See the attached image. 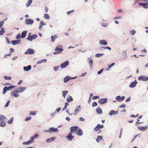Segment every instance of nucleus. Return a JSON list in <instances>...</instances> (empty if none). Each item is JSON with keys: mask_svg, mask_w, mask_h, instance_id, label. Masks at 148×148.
<instances>
[{"mask_svg": "<svg viewBox=\"0 0 148 148\" xmlns=\"http://www.w3.org/2000/svg\"><path fill=\"white\" fill-rule=\"evenodd\" d=\"M63 50V49L62 48L59 47L58 46H57L56 47L55 49V51L56 52H54L53 53V54L54 55H56L57 54L59 53L60 52Z\"/></svg>", "mask_w": 148, "mask_h": 148, "instance_id": "obj_1", "label": "nucleus"}, {"mask_svg": "<svg viewBox=\"0 0 148 148\" xmlns=\"http://www.w3.org/2000/svg\"><path fill=\"white\" fill-rule=\"evenodd\" d=\"M15 87V86L13 85H12L9 87L5 86L3 88V92H6L7 91L11 90Z\"/></svg>", "mask_w": 148, "mask_h": 148, "instance_id": "obj_2", "label": "nucleus"}, {"mask_svg": "<svg viewBox=\"0 0 148 148\" xmlns=\"http://www.w3.org/2000/svg\"><path fill=\"white\" fill-rule=\"evenodd\" d=\"M108 101L107 98H102L99 99L98 103H99L102 104L106 103Z\"/></svg>", "mask_w": 148, "mask_h": 148, "instance_id": "obj_3", "label": "nucleus"}, {"mask_svg": "<svg viewBox=\"0 0 148 148\" xmlns=\"http://www.w3.org/2000/svg\"><path fill=\"white\" fill-rule=\"evenodd\" d=\"M138 79L140 81H147L148 80V77L144 75H142L138 77Z\"/></svg>", "mask_w": 148, "mask_h": 148, "instance_id": "obj_4", "label": "nucleus"}, {"mask_svg": "<svg viewBox=\"0 0 148 148\" xmlns=\"http://www.w3.org/2000/svg\"><path fill=\"white\" fill-rule=\"evenodd\" d=\"M72 133L69 132L68 135L66 136V138L69 141L71 140L73 138L74 136H72Z\"/></svg>", "mask_w": 148, "mask_h": 148, "instance_id": "obj_5", "label": "nucleus"}, {"mask_svg": "<svg viewBox=\"0 0 148 148\" xmlns=\"http://www.w3.org/2000/svg\"><path fill=\"white\" fill-rule=\"evenodd\" d=\"M76 77H71L69 76H67L65 77L64 79V82L66 83L70 79H74Z\"/></svg>", "mask_w": 148, "mask_h": 148, "instance_id": "obj_6", "label": "nucleus"}, {"mask_svg": "<svg viewBox=\"0 0 148 148\" xmlns=\"http://www.w3.org/2000/svg\"><path fill=\"white\" fill-rule=\"evenodd\" d=\"M125 98V97L124 96L121 97L119 95L116 97V99L119 102H121L124 100Z\"/></svg>", "mask_w": 148, "mask_h": 148, "instance_id": "obj_7", "label": "nucleus"}, {"mask_svg": "<svg viewBox=\"0 0 148 148\" xmlns=\"http://www.w3.org/2000/svg\"><path fill=\"white\" fill-rule=\"evenodd\" d=\"M34 51L33 49H29L25 52V54H32L34 53Z\"/></svg>", "mask_w": 148, "mask_h": 148, "instance_id": "obj_8", "label": "nucleus"}, {"mask_svg": "<svg viewBox=\"0 0 148 148\" xmlns=\"http://www.w3.org/2000/svg\"><path fill=\"white\" fill-rule=\"evenodd\" d=\"M37 37L36 35H33L31 36H29L27 38V39L30 41H32L33 39L36 38Z\"/></svg>", "mask_w": 148, "mask_h": 148, "instance_id": "obj_9", "label": "nucleus"}, {"mask_svg": "<svg viewBox=\"0 0 148 148\" xmlns=\"http://www.w3.org/2000/svg\"><path fill=\"white\" fill-rule=\"evenodd\" d=\"M76 132V133L75 134L79 136H81L83 134V132L80 128H78Z\"/></svg>", "mask_w": 148, "mask_h": 148, "instance_id": "obj_10", "label": "nucleus"}, {"mask_svg": "<svg viewBox=\"0 0 148 148\" xmlns=\"http://www.w3.org/2000/svg\"><path fill=\"white\" fill-rule=\"evenodd\" d=\"M78 129V127L77 126H72L70 127V132H71L72 133L74 132H76L77 131Z\"/></svg>", "mask_w": 148, "mask_h": 148, "instance_id": "obj_11", "label": "nucleus"}, {"mask_svg": "<svg viewBox=\"0 0 148 148\" xmlns=\"http://www.w3.org/2000/svg\"><path fill=\"white\" fill-rule=\"evenodd\" d=\"M69 61H67L61 64L60 65V67L62 69L66 67L69 65Z\"/></svg>", "mask_w": 148, "mask_h": 148, "instance_id": "obj_12", "label": "nucleus"}, {"mask_svg": "<svg viewBox=\"0 0 148 148\" xmlns=\"http://www.w3.org/2000/svg\"><path fill=\"white\" fill-rule=\"evenodd\" d=\"M118 113V111H115L114 110H112L110 111L109 115L110 116L112 115H115L117 114Z\"/></svg>", "mask_w": 148, "mask_h": 148, "instance_id": "obj_13", "label": "nucleus"}, {"mask_svg": "<svg viewBox=\"0 0 148 148\" xmlns=\"http://www.w3.org/2000/svg\"><path fill=\"white\" fill-rule=\"evenodd\" d=\"M138 5L145 8H148V3H138Z\"/></svg>", "mask_w": 148, "mask_h": 148, "instance_id": "obj_14", "label": "nucleus"}, {"mask_svg": "<svg viewBox=\"0 0 148 148\" xmlns=\"http://www.w3.org/2000/svg\"><path fill=\"white\" fill-rule=\"evenodd\" d=\"M25 23L27 25L32 24L34 22L33 20L30 19H26L25 21Z\"/></svg>", "mask_w": 148, "mask_h": 148, "instance_id": "obj_15", "label": "nucleus"}, {"mask_svg": "<svg viewBox=\"0 0 148 148\" xmlns=\"http://www.w3.org/2000/svg\"><path fill=\"white\" fill-rule=\"evenodd\" d=\"M81 107L80 106H77L75 109V110L74 111V114L75 115H76L77 114V112H78L81 109Z\"/></svg>", "mask_w": 148, "mask_h": 148, "instance_id": "obj_16", "label": "nucleus"}, {"mask_svg": "<svg viewBox=\"0 0 148 148\" xmlns=\"http://www.w3.org/2000/svg\"><path fill=\"white\" fill-rule=\"evenodd\" d=\"M50 132H52L53 133H58V130L57 128H54L53 127H51L49 128Z\"/></svg>", "mask_w": 148, "mask_h": 148, "instance_id": "obj_17", "label": "nucleus"}, {"mask_svg": "<svg viewBox=\"0 0 148 148\" xmlns=\"http://www.w3.org/2000/svg\"><path fill=\"white\" fill-rule=\"evenodd\" d=\"M26 88V87H20L17 89V92H22L25 90Z\"/></svg>", "mask_w": 148, "mask_h": 148, "instance_id": "obj_18", "label": "nucleus"}, {"mask_svg": "<svg viewBox=\"0 0 148 148\" xmlns=\"http://www.w3.org/2000/svg\"><path fill=\"white\" fill-rule=\"evenodd\" d=\"M148 126H138V129L140 130L143 131H145L147 129Z\"/></svg>", "mask_w": 148, "mask_h": 148, "instance_id": "obj_19", "label": "nucleus"}, {"mask_svg": "<svg viewBox=\"0 0 148 148\" xmlns=\"http://www.w3.org/2000/svg\"><path fill=\"white\" fill-rule=\"evenodd\" d=\"M6 120V118L3 115H0V122H2L5 121Z\"/></svg>", "mask_w": 148, "mask_h": 148, "instance_id": "obj_20", "label": "nucleus"}, {"mask_svg": "<svg viewBox=\"0 0 148 148\" xmlns=\"http://www.w3.org/2000/svg\"><path fill=\"white\" fill-rule=\"evenodd\" d=\"M137 83V82L136 81H134L131 83L129 86L131 88H134L136 86Z\"/></svg>", "mask_w": 148, "mask_h": 148, "instance_id": "obj_21", "label": "nucleus"}, {"mask_svg": "<svg viewBox=\"0 0 148 148\" xmlns=\"http://www.w3.org/2000/svg\"><path fill=\"white\" fill-rule=\"evenodd\" d=\"M11 43L13 45H15L17 44H20V40H12L11 42Z\"/></svg>", "mask_w": 148, "mask_h": 148, "instance_id": "obj_22", "label": "nucleus"}, {"mask_svg": "<svg viewBox=\"0 0 148 148\" xmlns=\"http://www.w3.org/2000/svg\"><path fill=\"white\" fill-rule=\"evenodd\" d=\"M56 138L55 137H52L49 138L47 139L46 140V141L47 143H50L53 141Z\"/></svg>", "mask_w": 148, "mask_h": 148, "instance_id": "obj_23", "label": "nucleus"}, {"mask_svg": "<svg viewBox=\"0 0 148 148\" xmlns=\"http://www.w3.org/2000/svg\"><path fill=\"white\" fill-rule=\"evenodd\" d=\"M96 111L98 114H101L102 113V110L99 107L96 109Z\"/></svg>", "mask_w": 148, "mask_h": 148, "instance_id": "obj_24", "label": "nucleus"}, {"mask_svg": "<svg viewBox=\"0 0 148 148\" xmlns=\"http://www.w3.org/2000/svg\"><path fill=\"white\" fill-rule=\"evenodd\" d=\"M99 43L101 45H106L107 44V42L104 40H101L99 41Z\"/></svg>", "mask_w": 148, "mask_h": 148, "instance_id": "obj_25", "label": "nucleus"}, {"mask_svg": "<svg viewBox=\"0 0 148 148\" xmlns=\"http://www.w3.org/2000/svg\"><path fill=\"white\" fill-rule=\"evenodd\" d=\"M58 37L57 35H55L54 36H51V42H53L55 41L56 39Z\"/></svg>", "mask_w": 148, "mask_h": 148, "instance_id": "obj_26", "label": "nucleus"}, {"mask_svg": "<svg viewBox=\"0 0 148 148\" xmlns=\"http://www.w3.org/2000/svg\"><path fill=\"white\" fill-rule=\"evenodd\" d=\"M103 127L104 126L103 125H101L99 124H98L95 127L97 129H100L101 128H103Z\"/></svg>", "mask_w": 148, "mask_h": 148, "instance_id": "obj_27", "label": "nucleus"}, {"mask_svg": "<svg viewBox=\"0 0 148 148\" xmlns=\"http://www.w3.org/2000/svg\"><path fill=\"white\" fill-rule=\"evenodd\" d=\"M47 61V60L46 59H42L40 61H39L37 62V64H41V63L44 62H46Z\"/></svg>", "mask_w": 148, "mask_h": 148, "instance_id": "obj_28", "label": "nucleus"}, {"mask_svg": "<svg viewBox=\"0 0 148 148\" xmlns=\"http://www.w3.org/2000/svg\"><path fill=\"white\" fill-rule=\"evenodd\" d=\"M88 59L89 61V64L90 66L92 67V65L93 60L90 58H88Z\"/></svg>", "mask_w": 148, "mask_h": 148, "instance_id": "obj_29", "label": "nucleus"}, {"mask_svg": "<svg viewBox=\"0 0 148 148\" xmlns=\"http://www.w3.org/2000/svg\"><path fill=\"white\" fill-rule=\"evenodd\" d=\"M31 69V66H25L23 67V69L25 71H28L30 70Z\"/></svg>", "mask_w": 148, "mask_h": 148, "instance_id": "obj_30", "label": "nucleus"}, {"mask_svg": "<svg viewBox=\"0 0 148 148\" xmlns=\"http://www.w3.org/2000/svg\"><path fill=\"white\" fill-rule=\"evenodd\" d=\"M45 25V24L42 21H41L40 23V25L39 27V29H40L42 26Z\"/></svg>", "mask_w": 148, "mask_h": 148, "instance_id": "obj_31", "label": "nucleus"}, {"mask_svg": "<svg viewBox=\"0 0 148 148\" xmlns=\"http://www.w3.org/2000/svg\"><path fill=\"white\" fill-rule=\"evenodd\" d=\"M27 33V31H23L22 32V35L21 36V38H24V37Z\"/></svg>", "mask_w": 148, "mask_h": 148, "instance_id": "obj_32", "label": "nucleus"}, {"mask_svg": "<svg viewBox=\"0 0 148 148\" xmlns=\"http://www.w3.org/2000/svg\"><path fill=\"white\" fill-rule=\"evenodd\" d=\"M11 95L16 97H17L19 96L18 93H11Z\"/></svg>", "mask_w": 148, "mask_h": 148, "instance_id": "obj_33", "label": "nucleus"}, {"mask_svg": "<svg viewBox=\"0 0 148 148\" xmlns=\"http://www.w3.org/2000/svg\"><path fill=\"white\" fill-rule=\"evenodd\" d=\"M37 112V111H34L33 112L32 111H30L29 112V115H35Z\"/></svg>", "mask_w": 148, "mask_h": 148, "instance_id": "obj_34", "label": "nucleus"}, {"mask_svg": "<svg viewBox=\"0 0 148 148\" xmlns=\"http://www.w3.org/2000/svg\"><path fill=\"white\" fill-rule=\"evenodd\" d=\"M32 0H29L28 2L26 3V6L27 7L29 6L30 4L32 3Z\"/></svg>", "mask_w": 148, "mask_h": 148, "instance_id": "obj_35", "label": "nucleus"}, {"mask_svg": "<svg viewBox=\"0 0 148 148\" xmlns=\"http://www.w3.org/2000/svg\"><path fill=\"white\" fill-rule=\"evenodd\" d=\"M73 100V99L71 96H70L69 97L66 99V101L68 102H69Z\"/></svg>", "mask_w": 148, "mask_h": 148, "instance_id": "obj_36", "label": "nucleus"}, {"mask_svg": "<svg viewBox=\"0 0 148 148\" xmlns=\"http://www.w3.org/2000/svg\"><path fill=\"white\" fill-rule=\"evenodd\" d=\"M14 119L13 117L11 118L8 121V123L9 124H11L12 123Z\"/></svg>", "mask_w": 148, "mask_h": 148, "instance_id": "obj_37", "label": "nucleus"}, {"mask_svg": "<svg viewBox=\"0 0 148 148\" xmlns=\"http://www.w3.org/2000/svg\"><path fill=\"white\" fill-rule=\"evenodd\" d=\"M44 18L46 19H49L50 18V16L49 15L47 14H45L44 15Z\"/></svg>", "mask_w": 148, "mask_h": 148, "instance_id": "obj_38", "label": "nucleus"}, {"mask_svg": "<svg viewBox=\"0 0 148 148\" xmlns=\"http://www.w3.org/2000/svg\"><path fill=\"white\" fill-rule=\"evenodd\" d=\"M5 32V31L4 30L3 28H2L1 30L0 31V35H3Z\"/></svg>", "mask_w": 148, "mask_h": 148, "instance_id": "obj_39", "label": "nucleus"}, {"mask_svg": "<svg viewBox=\"0 0 148 148\" xmlns=\"http://www.w3.org/2000/svg\"><path fill=\"white\" fill-rule=\"evenodd\" d=\"M6 125V123L5 122H0V126L2 127H4Z\"/></svg>", "mask_w": 148, "mask_h": 148, "instance_id": "obj_40", "label": "nucleus"}, {"mask_svg": "<svg viewBox=\"0 0 148 148\" xmlns=\"http://www.w3.org/2000/svg\"><path fill=\"white\" fill-rule=\"evenodd\" d=\"M95 132H96L98 133H100L101 132V130L100 129H97L96 128H95Z\"/></svg>", "mask_w": 148, "mask_h": 148, "instance_id": "obj_41", "label": "nucleus"}, {"mask_svg": "<svg viewBox=\"0 0 148 148\" xmlns=\"http://www.w3.org/2000/svg\"><path fill=\"white\" fill-rule=\"evenodd\" d=\"M136 32V31L134 30H131L130 31V34L132 35H134Z\"/></svg>", "mask_w": 148, "mask_h": 148, "instance_id": "obj_42", "label": "nucleus"}, {"mask_svg": "<svg viewBox=\"0 0 148 148\" xmlns=\"http://www.w3.org/2000/svg\"><path fill=\"white\" fill-rule=\"evenodd\" d=\"M4 78L5 79L10 80L11 79V77L10 76H4Z\"/></svg>", "mask_w": 148, "mask_h": 148, "instance_id": "obj_43", "label": "nucleus"}, {"mask_svg": "<svg viewBox=\"0 0 148 148\" xmlns=\"http://www.w3.org/2000/svg\"><path fill=\"white\" fill-rule=\"evenodd\" d=\"M103 55V54L101 53H97L95 55V57H96L98 58L100 57V56H101Z\"/></svg>", "mask_w": 148, "mask_h": 148, "instance_id": "obj_44", "label": "nucleus"}, {"mask_svg": "<svg viewBox=\"0 0 148 148\" xmlns=\"http://www.w3.org/2000/svg\"><path fill=\"white\" fill-rule=\"evenodd\" d=\"M34 138H33V137H31V139L30 140H29V141L31 144V143H32L34 142Z\"/></svg>", "mask_w": 148, "mask_h": 148, "instance_id": "obj_45", "label": "nucleus"}, {"mask_svg": "<svg viewBox=\"0 0 148 148\" xmlns=\"http://www.w3.org/2000/svg\"><path fill=\"white\" fill-rule=\"evenodd\" d=\"M120 108H125L126 107V105L124 104H122L120 105L119 106Z\"/></svg>", "mask_w": 148, "mask_h": 148, "instance_id": "obj_46", "label": "nucleus"}, {"mask_svg": "<svg viewBox=\"0 0 148 148\" xmlns=\"http://www.w3.org/2000/svg\"><path fill=\"white\" fill-rule=\"evenodd\" d=\"M10 101V100H9L7 102L6 104L5 105V107H7L9 106Z\"/></svg>", "mask_w": 148, "mask_h": 148, "instance_id": "obj_47", "label": "nucleus"}, {"mask_svg": "<svg viewBox=\"0 0 148 148\" xmlns=\"http://www.w3.org/2000/svg\"><path fill=\"white\" fill-rule=\"evenodd\" d=\"M97 103L95 102H94L92 104V107H94L95 106H97Z\"/></svg>", "mask_w": 148, "mask_h": 148, "instance_id": "obj_48", "label": "nucleus"}, {"mask_svg": "<svg viewBox=\"0 0 148 148\" xmlns=\"http://www.w3.org/2000/svg\"><path fill=\"white\" fill-rule=\"evenodd\" d=\"M61 110V108H57L55 111H54L55 112H56V113H57L58 112H59Z\"/></svg>", "mask_w": 148, "mask_h": 148, "instance_id": "obj_49", "label": "nucleus"}, {"mask_svg": "<svg viewBox=\"0 0 148 148\" xmlns=\"http://www.w3.org/2000/svg\"><path fill=\"white\" fill-rule=\"evenodd\" d=\"M30 144V143L29 140L27 142H25L23 143V144L24 145H29Z\"/></svg>", "mask_w": 148, "mask_h": 148, "instance_id": "obj_50", "label": "nucleus"}, {"mask_svg": "<svg viewBox=\"0 0 148 148\" xmlns=\"http://www.w3.org/2000/svg\"><path fill=\"white\" fill-rule=\"evenodd\" d=\"M140 120L139 119H137V121L136 122V125H138V124H140L141 123V122H139V121Z\"/></svg>", "mask_w": 148, "mask_h": 148, "instance_id": "obj_51", "label": "nucleus"}, {"mask_svg": "<svg viewBox=\"0 0 148 148\" xmlns=\"http://www.w3.org/2000/svg\"><path fill=\"white\" fill-rule=\"evenodd\" d=\"M4 22L3 21H1L0 22V28H1L3 25Z\"/></svg>", "mask_w": 148, "mask_h": 148, "instance_id": "obj_52", "label": "nucleus"}, {"mask_svg": "<svg viewBox=\"0 0 148 148\" xmlns=\"http://www.w3.org/2000/svg\"><path fill=\"white\" fill-rule=\"evenodd\" d=\"M59 69V67L58 66H54L53 67V69L55 71H57Z\"/></svg>", "mask_w": 148, "mask_h": 148, "instance_id": "obj_53", "label": "nucleus"}, {"mask_svg": "<svg viewBox=\"0 0 148 148\" xmlns=\"http://www.w3.org/2000/svg\"><path fill=\"white\" fill-rule=\"evenodd\" d=\"M31 119V117H27L25 119V121H27L28 120H30Z\"/></svg>", "mask_w": 148, "mask_h": 148, "instance_id": "obj_54", "label": "nucleus"}, {"mask_svg": "<svg viewBox=\"0 0 148 148\" xmlns=\"http://www.w3.org/2000/svg\"><path fill=\"white\" fill-rule=\"evenodd\" d=\"M99 96H94L92 97V99H93L94 100V99H97L99 98Z\"/></svg>", "mask_w": 148, "mask_h": 148, "instance_id": "obj_55", "label": "nucleus"}, {"mask_svg": "<svg viewBox=\"0 0 148 148\" xmlns=\"http://www.w3.org/2000/svg\"><path fill=\"white\" fill-rule=\"evenodd\" d=\"M74 10H72L71 11H69L67 12V14L68 15H69L70 13L73 12L74 11Z\"/></svg>", "mask_w": 148, "mask_h": 148, "instance_id": "obj_56", "label": "nucleus"}, {"mask_svg": "<svg viewBox=\"0 0 148 148\" xmlns=\"http://www.w3.org/2000/svg\"><path fill=\"white\" fill-rule=\"evenodd\" d=\"M69 105V104L68 103H67V102H66L65 104V106L64 107V108H66V109L67 108V106Z\"/></svg>", "mask_w": 148, "mask_h": 148, "instance_id": "obj_57", "label": "nucleus"}, {"mask_svg": "<svg viewBox=\"0 0 148 148\" xmlns=\"http://www.w3.org/2000/svg\"><path fill=\"white\" fill-rule=\"evenodd\" d=\"M115 64V63H112L111 64H110L109 66H108V68H110L112 66H114Z\"/></svg>", "mask_w": 148, "mask_h": 148, "instance_id": "obj_58", "label": "nucleus"}, {"mask_svg": "<svg viewBox=\"0 0 148 148\" xmlns=\"http://www.w3.org/2000/svg\"><path fill=\"white\" fill-rule=\"evenodd\" d=\"M102 48H103L104 49H108L109 50H111V48L110 47H102Z\"/></svg>", "mask_w": 148, "mask_h": 148, "instance_id": "obj_59", "label": "nucleus"}, {"mask_svg": "<svg viewBox=\"0 0 148 148\" xmlns=\"http://www.w3.org/2000/svg\"><path fill=\"white\" fill-rule=\"evenodd\" d=\"M79 120L80 121H85V119L82 117H80L79 118Z\"/></svg>", "mask_w": 148, "mask_h": 148, "instance_id": "obj_60", "label": "nucleus"}, {"mask_svg": "<svg viewBox=\"0 0 148 148\" xmlns=\"http://www.w3.org/2000/svg\"><path fill=\"white\" fill-rule=\"evenodd\" d=\"M103 70V69L99 71L98 72V74L99 75L101 73H102Z\"/></svg>", "mask_w": 148, "mask_h": 148, "instance_id": "obj_61", "label": "nucleus"}, {"mask_svg": "<svg viewBox=\"0 0 148 148\" xmlns=\"http://www.w3.org/2000/svg\"><path fill=\"white\" fill-rule=\"evenodd\" d=\"M21 34H18L16 36V39H18L20 38Z\"/></svg>", "mask_w": 148, "mask_h": 148, "instance_id": "obj_62", "label": "nucleus"}, {"mask_svg": "<svg viewBox=\"0 0 148 148\" xmlns=\"http://www.w3.org/2000/svg\"><path fill=\"white\" fill-rule=\"evenodd\" d=\"M131 97H130L128 98H127L126 100V102H129L131 100Z\"/></svg>", "mask_w": 148, "mask_h": 148, "instance_id": "obj_63", "label": "nucleus"}, {"mask_svg": "<svg viewBox=\"0 0 148 148\" xmlns=\"http://www.w3.org/2000/svg\"><path fill=\"white\" fill-rule=\"evenodd\" d=\"M102 25L104 27H107L108 26V24L107 23H102Z\"/></svg>", "mask_w": 148, "mask_h": 148, "instance_id": "obj_64", "label": "nucleus"}]
</instances>
